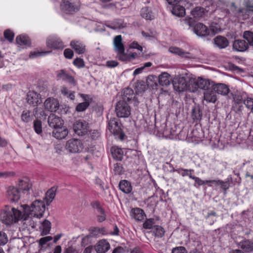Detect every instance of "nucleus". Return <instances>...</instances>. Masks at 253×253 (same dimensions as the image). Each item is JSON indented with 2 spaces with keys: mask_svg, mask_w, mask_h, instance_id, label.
<instances>
[{
  "mask_svg": "<svg viewBox=\"0 0 253 253\" xmlns=\"http://www.w3.org/2000/svg\"><path fill=\"white\" fill-rule=\"evenodd\" d=\"M20 209L6 206L0 212L1 221H24L33 218L41 219L45 211V204L41 200H36L29 206L21 205Z\"/></svg>",
  "mask_w": 253,
  "mask_h": 253,
  "instance_id": "obj_1",
  "label": "nucleus"
},
{
  "mask_svg": "<svg viewBox=\"0 0 253 253\" xmlns=\"http://www.w3.org/2000/svg\"><path fill=\"white\" fill-rule=\"evenodd\" d=\"M189 83L191 85V88H189V91L191 92H195L199 88L205 90V91L210 88L211 87H213L214 82H211L209 80L204 79L202 78H189Z\"/></svg>",
  "mask_w": 253,
  "mask_h": 253,
  "instance_id": "obj_2",
  "label": "nucleus"
},
{
  "mask_svg": "<svg viewBox=\"0 0 253 253\" xmlns=\"http://www.w3.org/2000/svg\"><path fill=\"white\" fill-rule=\"evenodd\" d=\"M108 128L110 132L113 134L115 138L121 140L124 139L125 134L122 129L121 124L117 119L113 118L109 121Z\"/></svg>",
  "mask_w": 253,
  "mask_h": 253,
  "instance_id": "obj_3",
  "label": "nucleus"
},
{
  "mask_svg": "<svg viewBox=\"0 0 253 253\" xmlns=\"http://www.w3.org/2000/svg\"><path fill=\"white\" fill-rule=\"evenodd\" d=\"M246 93L237 91L232 93L233 100V107L236 112H241L244 108V100L246 98Z\"/></svg>",
  "mask_w": 253,
  "mask_h": 253,
  "instance_id": "obj_4",
  "label": "nucleus"
},
{
  "mask_svg": "<svg viewBox=\"0 0 253 253\" xmlns=\"http://www.w3.org/2000/svg\"><path fill=\"white\" fill-rule=\"evenodd\" d=\"M116 112L118 117L126 118L130 114V109L126 102L121 100L117 103Z\"/></svg>",
  "mask_w": 253,
  "mask_h": 253,
  "instance_id": "obj_5",
  "label": "nucleus"
},
{
  "mask_svg": "<svg viewBox=\"0 0 253 253\" xmlns=\"http://www.w3.org/2000/svg\"><path fill=\"white\" fill-rule=\"evenodd\" d=\"M60 7L63 12L69 14H72L79 10V5L72 0H62Z\"/></svg>",
  "mask_w": 253,
  "mask_h": 253,
  "instance_id": "obj_6",
  "label": "nucleus"
},
{
  "mask_svg": "<svg viewBox=\"0 0 253 253\" xmlns=\"http://www.w3.org/2000/svg\"><path fill=\"white\" fill-rule=\"evenodd\" d=\"M155 222H143V227L144 229H149L150 232L153 235L159 238H162L165 234L164 229L161 226L154 225Z\"/></svg>",
  "mask_w": 253,
  "mask_h": 253,
  "instance_id": "obj_7",
  "label": "nucleus"
},
{
  "mask_svg": "<svg viewBox=\"0 0 253 253\" xmlns=\"http://www.w3.org/2000/svg\"><path fill=\"white\" fill-rule=\"evenodd\" d=\"M75 132L79 135H84L87 133L89 129L88 123L84 120L77 121L73 125Z\"/></svg>",
  "mask_w": 253,
  "mask_h": 253,
  "instance_id": "obj_8",
  "label": "nucleus"
},
{
  "mask_svg": "<svg viewBox=\"0 0 253 253\" xmlns=\"http://www.w3.org/2000/svg\"><path fill=\"white\" fill-rule=\"evenodd\" d=\"M173 85L174 89L179 92L186 90H189V88L191 87L189 81L187 83L186 79L184 77H180L177 78L176 81L173 82Z\"/></svg>",
  "mask_w": 253,
  "mask_h": 253,
  "instance_id": "obj_9",
  "label": "nucleus"
},
{
  "mask_svg": "<svg viewBox=\"0 0 253 253\" xmlns=\"http://www.w3.org/2000/svg\"><path fill=\"white\" fill-rule=\"evenodd\" d=\"M46 46L54 49H62L64 45L61 40L56 36L49 37L46 42Z\"/></svg>",
  "mask_w": 253,
  "mask_h": 253,
  "instance_id": "obj_10",
  "label": "nucleus"
},
{
  "mask_svg": "<svg viewBox=\"0 0 253 253\" xmlns=\"http://www.w3.org/2000/svg\"><path fill=\"white\" fill-rule=\"evenodd\" d=\"M6 195L10 203H16L20 199L21 192L18 188L14 186H9L7 188Z\"/></svg>",
  "mask_w": 253,
  "mask_h": 253,
  "instance_id": "obj_11",
  "label": "nucleus"
},
{
  "mask_svg": "<svg viewBox=\"0 0 253 253\" xmlns=\"http://www.w3.org/2000/svg\"><path fill=\"white\" fill-rule=\"evenodd\" d=\"M113 43L115 50L118 52L120 59L125 60V59L123 57L125 55V47L122 42V36L118 35L116 36Z\"/></svg>",
  "mask_w": 253,
  "mask_h": 253,
  "instance_id": "obj_12",
  "label": "nucleus"
},
{
  "mask_svg": "<svg viewBox=\"0 0 253 253\" xmlns=\"http://www.w3.org/2000/svg\"><path fill=\"white\" fill-rule=\"evenodd\" d=\"M27 101L31 105L36 107L42 102L41 96L35 91H29L27 95Z\"/></svg>",
  "mask_w": 253,
  "mask_h": 253,
  "instance_id": "obj_13",
  "label": "nucleus"
},
{
  "mask_svg": "<svg viewBox=\"0 0 253 253\" xmlns=\"http://www.w3.org/2000/svg\"><path fill=\"white\" fill-rule=\"evenodd\" d=\"M131 216L138 221H152V219H147L144 211L138 208H134L131 210Z\"/></svg>",
  "mask_w": 253,
  "mask_h": 253,
  "instance_id": "obj_14",
  "label": "nucleus"
},
{
  "mask_svg": "<svg viewBox=\"0 0 253 253\" xmlns=\"http://www.w3.org/2000/svg\"><path fill=\"white\" fill-rule=\"evenodd\" d=\"M66 148L70 152H78L81 148V141L77 139L69 140L66 144Z\"/></svg>",
  "mask_w": 253,
  "mask_h": 253,
  "instance_id": "obj_15",
  "label": "nucleus"
},
{
  "mask_svg": "<svg viewBox=\"0 0 253 253\" xmlns=\"http://www.w3.org/2000/svg\"><path fill=\"white\" fill-rule=\"evenodd\" d=\"M194 32L198 36L205 37L209 35L210 29L202 23L196 24L193 28Z\"/></svg>",
  "mask_w": 253,
  "mask_h": 253,
  "instance_id": "obj_16",
  "label": "nucleus"
},
{
  "mask_svg": "<svg viewBox=\"0 0 253 253\" xmlns=\"http://www.w3.org/2000/svg\"><path fill=\"white\" fill-rule=\"evenodd\" d=\"M45 109L50 112H56L59 107V103L57 99L49 97L44 102Z\"/></svg>",
  "mask_w": 253,
  "mask_h": 253,
  "instance_id": "obj_17",
  "label": "nucleus"
},
{
  "mask_svg": "<svg viewBox=\"0 0 253 253\" xmlns=\"http://www.w3.org/2000/svg\"><path fill=\"white\" fill-rule=\"evenodd\" d=\"M169 51L172 53L176 54L182 58L187 59H194V56L190 52L184 51L182 49L177 47H170L169 48Z\"/></svg>",
  "mask_w": 253,
  "mask_h": 253,
  "instance_id": "obj_18",
  "label": "nucleus"
},
{
  "mask_svg": "<svg viewBox=\"0 0 253 253\" xmlns=\"http://www.w3.org/2000/svg\"><path fill=\"white\" fill-rule=\"evenodd\" d=\"M68 132L67 127L63 125L53 129L52 136L57 139H62L66 137Z\"/></svg>",
  "mask_w": 253,
  "mask_h": 253,
  "instance_id": "obj_19",
  "label": "nucleus"
},
{
  "mask_svg": "<svg viewBox=\"0 0 253 253\" xmlns=\"http://www.w3.org/2000/svg\"><path fill=\"white\" fill-rule=\"evenodd\" d=\"M110 244L105 239L99 240L94 246L97 253H105L110 249Z\"/></svg>",
  "mask_w": 253,
  "mask_h": 253,
  "instance_id": "obj_20",
  "label": "nucleus"
},
{
  "mask_svg": "<svg viewBox=\"0 0 253 253\" xmlns=\"http://www.w3.org/2000/svg\"><path fill=\"white\" fill-rule=\"evenodd\" d=\"M49 126L54 129L63 125V121L54 114H50L48 118Z\"/></svg>",
  "mask_w": 253,
  "mask_h": 253,
  "instance_id": "obj_21",
  "label": "nucleus"
},
{
  "mask_svg": "<svg viewBox=\"0 0 253 253\" xmlns=\"http://www.w3.org/2000/svg\"><path fill=\"white\" fill-rule=\"evenodd\" d=\"M56 75L58 80L66 81L73 85L76 84V81L74 77L67 74L64 70H60L57 71Z\"/></svg>",
  "mask_w": 253,
  "mask_h": 253,
  "instance_id": "obj_22",
  "label": "nucleus"
},
{
  "mask_svg": "<svg viewBox=\"0 0 253 253\" xmlns=\"http://www.w3.org/2000/svg\"><path fill=\"white\" fill-rule=\"evenodd\" d=\"M204 99L208 102H215L217 100V96L216 92L214 90L213 87H211L204 91Z\"/></svg>",
  "mask_w": 253,
  "mask_h": 253,
  "instance_id": "obj_23",
  "label": "nucleus"
},
{
  "mask_svg": "<svg viewBox=\"0 0 253 253\" xmlns=\"http://www.w3.org/2000/svg\"><path fill=\"white\" fill-rule=\"evenodd\" d=\"M91 206L93 209L97 211L98 213V217L99 221H104L105 220L106 215L104 210L101 206L100 203L98 201H95L91 203Z\"/></svg>",
  "mask_w": 253,
  "mask_h": 253,
  "instance_id": "obj_24",
  "label": "nucleus"
},
{
  "mask_svg": "<svg viewBox=\"0 0 253 253\" xmlns=\"http://www.w3.org/2000/svg\"><path fill=\"white\" fill-rule=\"evenodd\" d=\"M249 47L248 44L245 40H237L233 43V48L234 50L243 52L246 51Z\"/></svg>",
  "mask_w": 253,
  "mask_h": 253,
  "instance_id": "obj_25",
  "label": "nucleus"
},
{
  "mask_svg": "<svg viewBox=\"0 0 253 253\" xmlns=\"http://www.w3.org/2000/svg\"><path fill=\"white\" fill-rule=\"evenodd\" d=\"M213 87L216 93L222 95H226L230 91L228 86L224 84H214Z\"/></svg>",
  "mask_w": 253,
  "mask_h": 253,
  "instance_id": "obj_26",
  "label": "nucleus"
},
{
  "mask_svg": "<svg viewBox=\"0 0 253 253\" xmlns=\"http://www.w3.org/2000/svg\"><path fill=\"white\" fill-rule=\"evenodd\" d=\"M70 46L78 54H83L85 50V45L79 41H73L70 42Z\"/></svg>",
  "mask_w": 253,
  "mask_h": 253,
  "instance_id": "obj_27",
  "label": "nucleus"
},
{
  "mask_svg": "<svg viewBox=\"0 0 253 253\" xmlns=\"http://www.w3.org/2000/svg\"><path fill=\"white\" fill-rule=\"evenodd\" d=\"M56 191V189L54 187H52L46 192L45 196L43 199L46 202L47 206H49L54 199Z\"/></svg>",
  "mask_w": 253,
  "mask_h": 253,
  "instance_id": "obj_28",
  "label": "nucleus"
},
{
  "mask_svg": "<svg viewBox=\"0 0 253 253\" xmlns=\"http://www.w3.org/2000/svg\"><path fill=\"white\" fill-rule=\"evenodd\" d=\"M214 44L219 48H224L229 44V42L227 39L226 38L220 36L215 37L214 39Z\"/></svg>",
  "mask_w": 253,
  "mask_h": 253,
  "instance_id": "obj_29",
  "label": "nucleus"
},
{
  "mask_svg": "<svg viewBox=\"0 0 253 253\" xmlns=\"http://www.w3.org/2000/svg\"><path fill=\"white\" fill-rule=\"evenodd\" d=\"M238 246L246 252H253V241L249 240H244L238 243Z\"/></svg>",
  "mask_w": 253,
  "mask_h": 253,
  "instance_id": "obj_30",
  "label": "nucleus"
},
{
  "mask_svg": "<svg viewBox=\"0 0 253 253\" xmlns=\"http://www.w3.org/2000/svg\"><path fill=\"white\" fill-rule=\"evenodd\" d=\"M112 156L117 161H122L124 156L123 150L118 147L113 146L111 149Z\"/></svg>",
  "mask_w": 253,
  "mask_h": 253,
  "instance_id": "obj_31",
  "label": "nucleus"
},
{
  "mask_svg": "<svg viewBox=\"0 0 253 253\" xmlns=\"http://www.w3.org/2000/svg\"><path fill=\"white\" fill-rule=\"evenodd\" d=\"M207 12L205 8L197 6L191 11V14L195 18H200L203 17Z\"/></svg>",
  "mask_w": 253,
  "mask_h": 253,
  "instance_id": "obj_32",
  "label": "nucleus"
},
{
  "mask_svg": "<svg viewBox=\"0 0 253 253\" xmlns=\"http://www.w3.org/2000/svg\"><path fill=\"white\" fill-rule=\"evenodd\" d=\"M170 76L166 72H163L159 76V83L162 86H167L170 84Z\"/></svg>",
  "mask_w": 253,
  "mask_h": 253,
  "instance_id": "obj_33",
  "label": "nucleus"
},
{
  "mask_svg": "<svg viewBox=\"0 0 253 253\" xmlns=\"http://www.w3.org/2000/svg\"><path fill=\"white\" fill-rule=\"evenodd\" d=\"M120 189L125 193H129L132 190L130 183L127 180H121L119 183Z\"/></svg>",
  "mask_w": 253,
  "mask_h": 253,
  "instance_id": "obj_34",
  "label": "nucleus"
},
{
  "mask_svg": "<svg viewBox=\"0 0 253 253\" xmlns=\"http://www.w3.org/2000/svg\"><path fill=\"white\" fill-rule=\"evenodd\" d=\"M173 5L171 10V12L173 15L178 17H182L185 15V9L183 6L176 4Z\"/></svg>",
  "mask_w": 253,
  "mask_h": 253,
  "instance_id": "obj_35",
  "label": "nucleus"
},
{
  "mask_svg": "<svg viewBox=\"0 0 253 253\" xmlns=\"http://www.w3.org/2000/svg\"><path fill=\"white\" fill-rule=\"evenodd\" d=\"M16 42L21 45H30V41L29 37L26 35H20L16 37Z\"/></svg>",
  "mask_w": 253,
  "mask_h": 253,
  "instance_id": "obj_36",
  "label": "nucleus"
},
{
  "mask_svg": "<svg viewBox=\"0 0 253 253\" xmlns=\"http://www.w3.org/2000/svg\"><path fill=\"white\" fill-rule=\"evenodd\" d=\"M18 186V189L20 191L21 190L23 191H29L31 187V184L28 179L20 180L19 182Z\"/></svg>",
  "mask_w": 253,
  "mask_h": 253,
  "instance_id": "obj_37",
  "label": "nucleus"
},
{
  "mask_svg": "<svg viewBox=\"0 0 253 253\" xmlns=\"http://www.w3.org/2000/svg\"><path fill=\"white\" fill-rule=\"evenodd\" d=\"M134 96V92L132 89L129 88H126L124 91L122 101L125 102L130 101Z\"/></svg>",
  "mask_w": 253,
  "mask_h": 253,
  "instance_id": "obj_38",
  "label": "nucleus"
},
{
  "mask_svg": "<svg viewBox=\"0 0 253 253\" xmlns=\"http://www.w3.org/2000/svg\"><path fill=\"white\" fill-rule=\"evenodd\" d=\"M39 229L41 231V235L43 236L48 234L51 229L50 222H41Z\"/></svg>",
  "mask_w": 253,
  "mask_h": 253,
  "instance_id": "obj_39",
  "label": "nucleus"
},
{
  "mask_svg": "<svg viewBox=\"0 0 253 253\" xmlns=\"http://www.w3.org/2000/svg\"><path fill=\"white\" fill-rule=\"evenodd\" d=\"M141 15L146 20H152L154 17L151 10L147 7L142 8L141 10Z\"/></svg>",
  "mask_w": 253,
  "mask_h": 253,
  "instance_id": "obj_40",
  "label": "nucleus"
},
{
  "mask_svg": "<svg viewBox=\"0 0 253 253\" xmlns=\"http://www.w3.org/2000/svg\"><path fill=\"white\" fill-rule=\"evenodd\" d=\"M177 170V172L180 174L182 176L184 177L188 176L190 178L192 179V177L194 175H192V173L194 172V170L193 169H185L183 168H179Z\"/></svg>",
  "mask_w": 253,
  "mask_h": 253,
  "instance_id": "obj_41",
  "label": "nucleus"
},
{
  "mask_svg": "<svg viewBox=\"0 0 253 253\" xmlns=\"http://www.w3.org/2000/svg\"><path fill=\"white\" fill-rule=\"evenodd\" d=\"M243 38L248 42V45L253 46V32L245 31L243 33Z\"/></svg>",
  "mask_w": 253,
  "mask_h": 253,
  "instance_id": "obj_42",
  "label": "nucleus"
},
{
  "mask_svg": "<svg viewBox=\"0 0 253 253\" xmlns=\"http://www.w3.org/2000/svg\"><path fill=\"white\" fill-rule=\"evenodd\" d=\"M202 117V113L198 107H194L192 109V117L195 121H200Z\"/></svg>",
  "mask_w": 253,
  "mask_h": 253,
  "instance_id": "obj_43",
  "label": "nucleus"
},
{
  "mask_svg": "<svg viewBox=\"0 0 253 253\" xmlns=\"http://www.w3.org/2000/svg\"><path fill=\"white\" fill-rule=\"evenodd\" d=\"M61 93L71 100H74L75 98V92L69 91L67 87L63 86L61 89Z\"/></svg>",
  "mask_w": 253,
  "mask_h": 253,
  "instance_id": "obj_44",
  "label": "nucleus"
},
{
  "mask_svg": "<svg viewBox=\"0 0 253 253\" xmlns=\"http://www.w3.org/2000/svg\"><path fill=\"white\" fill-rule=\"evenodd\" d=\"M51 52V51H34L31 52L30 54V57L31 58H34L39 56H42L48 54Z\"/></svg>",
  "mask_w": 253,
  "mask_h": 253,
  "instance_id": "obj_45",
  "label": "nucleus"
},
{
  "mask_svg": "<svg viewBox=\"0 0 253 253\" xmlns=\"http://www.w3.org/2000/svg\"><path fill=\"white\" fill-rule=\"evenodd\" d=\"M21 119L22 121L28 123L32 121V117L30 115L29 111H24L21 115Z\"/></svg>",
  "mask_w": 253,
  "mask_h": 253,
  "instance_id": "obj_46",
  "label": "nucleus"
},
{
  "mask_svg": "<svg viewBox=\"0 0 253 253\" xmlns=\"http://www.w3.org/2000/svg\"><path fill=\"white\" fill-rule=\"evenodd\" d=\"M89 103L87 101H85L78 104L76 108L77 112H83L89 106Z\"/></svg>",
  "mask_w": 253,
  "mask_h": 253,
  "instance_id": "obj_47",
  "label": "nucleus"
},
{
  "mask_svg": "<svg viewBox=\"0 0 253 253\" xmlns=\"http://www.w3.org/2000/svg\"><path fill=\"white\" fill-rule=\"evenodd\" d=\"M34 128L37 134H40L42 132V122L41 121L36 120L34 122Z\"/></svg>",
  "mask_w": 253,
  "mask_h": 253,
  "instance_id": "obj_48",
  "label": "nucleus"
},
{
  "mask_svg": "<svg viewBox=\"0 0 253 253\" xmlns=\"http://www.w3.org/2000/svg\"><path fill=\"white\" fill-rule=\"evenodd\" d=\"M227 163L225 162H216V166L219 167L217 169V172H222L225 169L227 168Z\"/></svg>",
  "mask_w": 253,
  "mask_h": 253,
  "instance_id": "obj_49",
  "label": "nucleus"
},
{
  "mask_svg": "<svg viewBox=\"0 0 253 253\" xmlns=\"http://www.w3.org/2000/svg\"><path fill=\"white\" fill-rule=\"evenodd\" d=\"M244 104L251 111L253 109V98L247 97L244 100Z\"/></svg>",
  "mask_w": 253,
  "mask_h": 253,
  "instance_id": "obj_50",
  "label": "nucleus"
},
{
  "mask_svg": "<svg viewBox=\"0 0 253 253\" xmlns=\"http://www.w3.org/2000/svg\"><path fill=\"white\" fill-rule=\"evenodd\" d=\"M73 64L78 68H83L85 66L84 60L80 58H76L73 61Z\"/></svg>",
  "mask_w": 253,
  "mask_h": 253,
  "instance_id": "obj_51",
  "label": "nucleus"
},
{
  "mask_svg": "<svg viewBox=\"0 0 253 253\" xmlns=\"http://www.w3.org/2000/svg\"><path fill=\"white\" fill-rule=\"evenodd\" d=\"M14 36V33L10 30H6L4 32V38L10 42H12Z\"/></svg>",
  "mask_w": 253,
  "mask_h": 253,
  "instance_id": "obj_52",
  "label": "nucleus"
},
{
  "mask_svg": "<svg viewBox=\"0 0 253 253\" xmlns=\"http://www.w3.org/2000/svg\"><path fill=\"white\" fill-rule=\"evenodd\" d=\"M114 171L116 174H121L123 171V168L121 164L116 163L114 165Z\"/></svg>",
  "mask_w": 253,
  "mask_h": 253,
  "instance_id": "obj_53",
  "label": "nucleus"
},
{
  "mask_svg": "<svg viewBox=\"0 0 253 253\" xmlns=\"http://www.w3.org/2000/svg\"><path fill=\"white\" fill-rule=\"evenodd\" d=\"M192 179H193L195 181L194 186L196 187H198L202 185H204V180H202L198 177L193 176V177H192Z\"/></svg>",
  "mask_w": 253,
  "mask_h": 253,
  "instance_id": "obj_54",
  "label": "nucleus"
},
{
  "mask_svg": "<svg viewBox=\"0 0 253 253\" xmlns=\"http://www.w3.org/2000/svg\"><path fill=\"white\" fill-rule=\"evenodd\" d=\"M52 237L51 236H46L42 237L39 240V245L41 246H43L47 242L52 240Z\"/></svg>",
  "mask_w": 253,
  "mask_h": 253,
  "instance_id": "obj_55",
  "label": "nucleus"
},
{
  "mask_svg": "<svg viewBox=\"0 0 253 253\" xmlns=\"http://www.w3.org/2000/svg\"><path fill=\"white\" fill-rule=\"evenodd\" d=\"M171 253H187V252L184 247H178L173 249Z\"/></svg>",
  "mask_w": 253,
  "mask_h": 253,
  "instance_id": "obj_56",
  "label": "nucleus"
},
{
  "mask_svg": "<svg viewBox=\"0 0 253 253\" xmlns=\"http://www.w3.org/2000/svg\"><path fill=\"white\" fill-rule=\"evenodd\" d=\"M7 242V239L5 233L0 232V245H5Z\"/></svg>",
  "mask_w": 253,
  "mask_h": 253,
  "instance_id": "obj_57",
  "label": "nucleus"
},
{
  "mask_svg": "<svg viewBox=\"0 0 253 253\" xmlns=\"http://www.w3.org/2000/svg\"><path fill=\"white\" fill-rule=\"evenodd\" d=\"M65 57L68 59H71L74 55L73 51L69 48L66 49L64 51Z\"/></svg>",
  "mask_w": 253,
  "mask_h": 253,
  "instance_id": "obj_58",
  "label": "nucleus"
},
{
  "mask_svg": "<svg viewBox=\"0 0 253 253\" xmlns=\"http://www.w3.org/2000/svg\"><path fill=\"white\" fill-rule=\"evenodd\" d=\"M219 185L220 186L221 189L226 191L229 188L230 184L228 181H223L221 180Z\"/></svg>",
  "mask_w": 253,
  "mask_h": 253,
  "instance_id": "obj_59",
  "label": "nucleus"
},
{
  "mask_svg": "<svg viewBox=\"0 0 253 253\" xmlns=\"http://www.w3.org/2000/svg\"><path fill=\"white\" fill-rule=\"evenodd\" d=\"M90 136L93 139H96L100 136V133L97 130H93L90 132Z\"/></svg>",
  "mask_w": 253,
  "mask_h": 253,
  "instance_id": "obj_60",
  "label": "nucleus"
},
{
  "mask_svg": "<svg viewBox=\"0 0 253 253\" xmlns=\"http://www.w3.org/2000/svg\"><path fill=\"white\" fill-rule=\"evenodd\" d=\"M90 237L88 236H86L82 239L81 245L83 247L87 246L89 243Z\"/></svg>",
  "mask_w": 253,
  "mask_h": 253,
  "instance_id": "obj_61",
  "label": "nucleus"
},
{
  "mask_svg": "<svg viewBox=\"0 0 253 253\" xmlns=\"http://www.w3.org/2000/svg\"><path fill=\"white\" fill-rule=\"evenodd\" d=\"M63 253H78V252L73 247H69L64 250Z\"/></svg>",
  "mask_w": 253,
  "mask_h": 253,
  "instance_id": "obj_62",
  "label": "nucleus"
},
{
  "mask_svg": "<svg viewBox=\"0 0 253 253\" xmlns=\"http://www.w3.org/2000/svg\"><path fill=\"white\" fill-rule=\"evenodd\" d=\"M118 65V63L115 61H108L107 62V66L108 67L113 68L116 67Z\"/></svg>",
  "mask_w": 253,
  "mask_h": 253,
  "instance_id": "obj_63",
  "label": "nucleus"
},
{
  "mask_svg": "<svg viewBox=\"0 0 253 253\" xmlns=\"http://www.w3.org/2000/svg\"><path fill=\"white\" fill-rule=\"evenodd\" d=\"M112 253H124V250L122 247H118L114 249Z\"/></svg>",
  "mask_w": 253,
  "mask_h": 253,
  "instance_id": "obj_64",
  "label": "nucleus"
}]
</instances>
